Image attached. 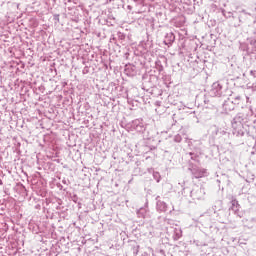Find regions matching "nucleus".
<instances>
[{
    "label": "nucleus",
    "instance_id": "2",
    "mask_svg": "<svg viewBox=\"0 0 256 256\" xmlns=\"http://www.w3.org/2000/svg\"><path fill=\"white\" fill-rule=\"evenodd\" d=\"M221 89H223V86L219 82H214L212 85V92L214 95H221Z\"/></svg>",
    "mask_w": 256,
    "mask_h": 256
},
{
    "label": "nucleus",
    "instance_id": "5",
    "mask_svg": "<svg viewBox=\"0 0 256 256\" xmlns=\"http://www.w3.org/2000/svg\"><path fill=\"white\" fill-rule=\"evenodd\" d=\"M231 203H232V207H231L232 211H234V213H237V211H239V207H240L239 201H237V199H233L231 201Z\"/></svg>",
    "mask_w": 256,
    "mask_h": 256
},
{
    "label": "nucleus",
    "instance_id": "4",
    "mask_svg": "<svg viewBox=\"0 0 256 256\" xmlns=\"http://www.w3.org/2000/svg\"><path fill=\"white\" fill-rule=\"evenodd\" d=\"M181 237H183V231L181 230V228H175L174 229V240L175 241H179V239H181Z\"/></svg>",
    "mask_w": 256,
    "mask_h": 256
},
{
    "label": "nucleus",
    "instance_id": "8",
    "mask_svg": "<svg viewBox=\"0 0 256 256\" xmlns=\"http://www.w3.org/2000/svg\"><path fill=\"white\" fill-rule=\"evenodd\" d=\"M241 101V96H236L234 99V103H239Z\"/></svg>",
    "mask_w": 256,
    "mask_h": 256
},
{
    "label": "nucleus",
    "instance_id": "3",
    "mask_svg": "<svg viewBox=\"0 0 256 256\" xmlns=\"http://www.w3.org/2000/svg\"><path fill=\"white\" fill-rule=\"evenodd\" d=\"M157 209L161 213H165V211H167V203H165L163 201H158L157 202Z\"/></svg>",
    "mask_w": 256,
    "mask_h": 256
},
{
    "label": "nucleus",
    "instance_id": "7",
    "mask_svg": "<svg viewBox=\"0 0 256 256\" xmlns=\"http://www.w3.org/2000/svg\"><path fill=\"white\" fill-rule=\"evenodd\" d=\"M174 141L175 143H181V141H183V138L181 137L180 134H177L174 136Z\"/></svg>",
    "mask_w": 256,
    "mask_h": 256
},
{
    "label": "nucleus",
    "instance_id": "6",
    "mask_svg": "<svg viewBox=\"0 0 256 256\" xmlns=\"http://www.w3.org/2000/svg\"><path fill=\"white\" fill-rule=\"evenodd\" d=\"M130 249H131V251L133 252V255H134V256L139 255V249H140V246H139V245H137V244H131V245H130Z\"/></svg>",
    "mask_w": 256,
    "mask_h": 256
},
{
    "label": "nucleus",
    "instance_id": "1",
    "mask_svg": "<svg viewBox=\"0 0 256 256\" xmlns=\"http://www.w3.org/2000/svg\"><path fill=\"white\" fill-rule=\"evenodd\" d=\"M192 175H194L195 179H201L205 176V173H207V170L205 168H197L194 167L191 169Z\"/></svg>",
    "mask_w": 256,
    "mask_h": 256
}]
</instances>
